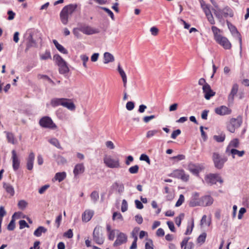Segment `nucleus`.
Instances as JSON below:
<instances>
[{
  "label": "nucleus",
  "mask_w": 249,
  "mask_h": 249,
  "mask_svg": "<svg viewBox=\"0 0 249 249\" xmlns=\"http://www.w3.org/2000/svg\"><path fill=\"white\" fill-rule=\"evenodd\" d=\"M211 29L215 41L222 46L224 49L226 50L231 49V44L230 41L227 37L220 35V33L222 32L221 30L214 26H213Z\"/></svg>",
  "instance_id": "f257e3e1"
},
{
  "label": "nucleus",
  "mask_w": 249,
  "mask_h": 249,
  "mask_svg": "<svg viewBox=\"0 0 249 249\" xmlns=\"http://www.w3.org/2000/svg\"><path fill=\"white\" fill-rule=\"evenodd\" d=\"M212 11L218 21L223 25H224L223 18L230 17L232 18L234 16V12L229 6H225L223 9L219 8L218 9H212Z\"/></svg>",
  "instance_id": "f03ea898"
},
{
  "label": "nucleus",
  "mask_w": 249,
  "mask_h": 249,
  "mask_svg": "<svg viewBox=\"0 0 249 249\" xmlns=\"http://www.w3.org/2000/svg\"><path fill=\"white\" fill-rule=\"evenodd\" d=\"M77 4H70L63 7L60 13L61 21L64 25L67 24L69 17L71 16L77 8Z\"/></svg>",
  "instance_id": "7ed1b4c3"
},
{
  "label": "nucleus",
  "mask_w": 249,
  "mask_h": 249,
  "mask_svg": "<svg viewBox=\"0 0 249 249\" xmlns=\"http://www.w3.org/2000/svg\"><path fill=\"white\" fill-rule=\"evenodd\" d=\"M212 159L214 167L218 170L222 169L225 163L228 161V157L226 155H220L218 152H213Z\"/></svg>",
  "instance_id": "20e7f679"
},
{
  "label": "nucleus",
  "mask_w": 249,
  "mask_h": 249,
  "mask_svg": "<svg viewBox=\"0 0 249 249\" xmlns=\"http://www.w3.org/2000/svg\"><path fill=\"white\" fill-rule=\"evenodd\" d=\"M53 60L59 67V72L61 74L67 73L70 71L67 62L58 54L53 55Z\"/></svg>",
  "instance_id": "39448f33"
},
{
  "label": "nucleus",
  "mask_w": 249,
  "mask_h": 249,
  "mask_svg": "<svg viewBox=\"0 0 249 249\" xmlns=\"http://www.w3.org/2000/svg\"><path fill=\"white\" fill-rule=\"evenodd\" d=\"M207 184L210 186L216 184L217 182L222 184L224 182L223 179L219 174L210 173L206 175L204 178Z\"/></svg>",
  "instance_id": "423d86ee"
},
{
  "label": "nucleus",
  "mask_w": 249,
  "mask_h": 249,
  "mask_svg": "<svg viewBox=\"0 0 249 249\" xmlns=\"http://www.w3.org/2000/svg\"><path fill=\"white\" fill-rule=\"evenodd\" d=\"M242 123V118L240 116H238L236 118H231L230 122L227 124L228 130L233 133L235 129L239 128Z\"/></svg>",
  "instance_id": "0eeeda50"
},
{
  "label": "nucleus",
  "mask_w": 249,
  "mask_h": 249,
  "mask_svg": "<svg viewBox=\"0 0 249 249\" xmlns=\"http://www.w3.org/2000/svg\"><path fill=\"white\" fill-rule=\"evenodd\" d=\"M39 125L43 128L55 129L57 126L53 123L52 119L48 116H44L41 118L39 121Z\"/></svg>",
  "instance_id": "6e6552de"
},
{
  "label": "nucleus",
  "mask_w": 249,
  "mask_h": 249,
  "mask_svg": "<svg viewBox=\"0 0 249 249\" xmlns=\"http://www.w3.org/2000/svg\"><path fill=\"white\" fill-rule=\"evenodd\" d=\"M169 177L180 179L183 181L187 182L189 178V175L185 174V171L183 169H176L172 173L169 174Z\"/></svg>",
  "instance_id": "1a4fd4ad"
},
{
  "label": "nucleus",
  "mask_w": 249,
  "mask_h": 249,
  "mask_svg": "<svg viewBox=\"0 0 249 249\" xmlns=\"http://www.w3.org/2000/svg\"><path fill=\"white\" fill-rule=\"evenodd\" d=\"M104 163L105 165L110 168H118L120 167L119 160H115L110 156L105 155L103 159Z\"/></svg>",
  "instance_id": "9d476101"
},
{
  "label": "nucleus",
  "mask_w": 249,
  "mask_h": 249,
  "mask_svg": "<svg viewBox=\"0 0 249 249\" xmlns=\"http://www.w3.org/2000/svg\"><path fill=\"white\" fill-rule=\"evenodd\" d=\"M204 166L199 163L190 162L188 164V169L194 175L199 176V173L204 169Z\"/></svg>",
  "instance_id": "9b49d317"
},
{
  "label": "nucleus",
  "mask_w": 249,
  "mask_h": 249,
  "mask_svg": "<svg viewBox=\"0 0 249 249\" xmlns=\"http://www.w3.org/2000/svg\"><path fill=\"white\" fill-rule=\"evenodd\" d=\"M79 30L80 32L87 35H90L99 33V30L98 29L93 28L91 27L86 24L80 25Z\"/></svg>",
  "instance_id": "f8f14e48"
},
{
  "label": "nucleus",
  "mask_w": 249,
  "mask_h": 249,
  "mask_svg": "<svg viewBox=\"0 0 249 249\" xmlns=\"http://www.w3.org/2000/svg\"><path fill=\"white\" fill-rule=\"evenodd\" d=\"M227 26L228 27L229 29L230 32L232 34V35H237V37L239 39V43H240V52L242 51V36L240 33L237 30L236 27L233 25L228 20H226V21Z\"/></svg>",
  "instance_id": "ddd939ff"
},
{
  "label": "nucleus",
  "mask_w": 249,
  "mask_h": 249,
  "mask_svg": "<svg viewBox=\"0 0 249 249\" xmlns=\"http://www.w3.org/2000/svg\"><path fill=\"white\" fill-rule=\"evenodd\" d=\"M127 241V236L124 232H119L116 237V239L113 244L114 247H117L125 243Z\"/></svg>",
  "instance_id": "4468645a"
},
{
  "label": "nucleus",
  "mask_w": 249,
  "mask_h": 249,
  "mask_svg": "<svg viewBox=\"0 0 249 249\" xmlns=\"http://www.w3.org/2000/svg\"><path fill=\"white\" fill-rule=\"evenodd\" d=\"M93 240L98 245H102L103 244L104 240L102 237V234L100 232V228L96 227L93 232Z\"/></svg>",
  "instance_id": "2eb2a0df"
},
{
  "label": "nucleus",
  "mask_w": 249,
  "mask_h": 249,
  "mask_svg": "<svg viewBox=\"0 0 249 249\" xmlns=\"http://www.w3.org/2000/svg\"><path fill=\"white\" fill-rule=\"evenodd\" d=\"M200 198L199 193L198 192L194 193L189 202V206L191 207H195L200 206Z\"/></svg>",
  "instance_id": "dca6fc26"
},
{
  "label": "nucleus",
  "mask_w": 249,
  "mask_h": 249,
  "mask_svg": "<svg viewBox=\"0 0 249 249\" xmlns=\"http://www.w3.org/2000/svg\"><path fill=\"white\" fill-rule=\"evenodd\" d=\"M12 167L14 171H17L20 167V160L15 150L12 151Z\"/></svg>",
  "instance_id": "f3484780"
},
{
  "label": "nucleus",
  "mask_w": 249,
  "mask_h": 249,
  "mask_svg": "<svg viewBox=\"0 0 249 249\" xmlns=\"http://www.w3.org/2000/svg\"><path fill=\"white\" fill-rule=\"evenodd\" d=\"M203 92L204 93V97L207 100H209L212 97L214 96L215 92L212 89L208 84L204 85L202 87Z\"/></svg>",
  "instance_id": "a211bd4d"
},
{
  "label": "nucleus",
  "mask_w": 249,
  "mask_h": 249,
  "mask_svg": "<svg viewBox=\"0 0 249 249\" xmlns=\"http://www.w3.org/2000/svg\"><path fill=\"white\" fill-rule=\"evenodd\" d=\"M213 202V198L210 195H205L200 197V206H211Z\"/></svg>",
  "instance_id": "6ab92c4d"
},
{
  "label": "nucleus",
  "mask_w": 249,
  "mask_h": 249,
  "mask_svg": "<svg viewBox=\"0 0 249 249\" xmlns=\"http://www.w3.org/2000/svg\"><path fill=\"white\" fill-rule=\"evenodd\" d=\"M215 112L217 114L223 116L230 114L231 110L225 106H221L215 108Z\"/></svg>",
  "instance_id": "aec40b11"
},
{
  "label": "nucleus",
  "mask_w": 249,
  "mask_h": 249,
  "mask_svg": "<svg viewBox=\"0 0 249 249\" xmlns=\"http://www.w3.org/2000/svg\"><path fill=\"white\" fill-rule=\"evenodd\" d=\"M85 168L83 163L76 164L73 171L74 177L76 178L79 174H83L85 172Z\"/></svg>",
  "instance_id": "412c9836"
},
{
  "label": "nucleus",
  "mask_w": 249,
  "mask_h": 249,
  "mask_svg": "<svg viewBox=\"0 0 249 249\" xmlns=\"http://www.w3.org/2000/svg\"><path fill=\"white\" fill-rule=\"evenodd\" d=\"M35 158V154L33 152H30L26 159V167L28 170H32L33 169Z\"/></svg>",
  "instance_id": "4be33fe9"
},
{
  "label": "nucleus",
  "mask_w": 249,
  "mask_h": 249,
  "mask_svg": "<svg viewBox=\"0 0 249 249\" xmlns=\"http://www.w3.org/2000/svg\"><path fill=\"white\" fill-rule=\"evenodd\" d=\"M238 90V85L235 83L232 85L230 93L228 95V101L232 103L234 100V96L237 94Z\"/></svg>",
  "instance_id": "5701e85b"
},
{
  "label": "nucleus",
  "mask_w": 249,
  "mask_h": 249,
  "mask_svg": "<svg viewBox=\"0 0 249 249\" xmlns=\"http://www.w3.org/2000/svg\"><path fill=\"white\" fill-rule=\"evenodd\" d=\"M29 36H28L26 49H28L31 47H34L36 46V42L33 39V33L31 31H29L28 32Z\"/></svg>",
  "instance_id": "b1692460"
},
{
  "label": "nucleus",
  "mask_w": 249,
  "mask_h": 249,
  "mask_svg": "<svg viewBox=\"0 0 249 249\" xmlns=\"http://www.w3.org/2000/svg\"><path fill=\"white\" fill-rule=\"evenodd\" d=\"M66 101L64 98H54L51 101V105L54 107L59 106H63L64 101Z\"/></svg>",
  "instance_id": "393cba45"
},
{
  "label": "nucleus",
  "mask_w": 249,
  "mask_h": 249,
  "mask_svg": "<svg viewBox=\"0 0 249 249\" xmlns=\"http://www.w3.org/2000/svg\"><path fill=\"white\" fill-rule=\"evenodd\" d=\"M66 101H64L63 107H66L67 109L71 111H74L76 107L74 104L71 101V99L65 98Z\"/></svg>",
  "instance_id": "a878e982"
},
{
  "label": "nucleus",
  "mask_w": 249,
  "mask_h": 249,
  "mask_svg": "<svg viewBox=\"0 0 249 249\" xmlns=\"http://www.w3.org/2000/svg\"><path fill=\"white\" fill-rule=\"evenodd\" d=\"M93 215V212L90 210H86L82 215L83 221L87 222L89 221Z\"/></svg>",
  "instance_id": "bb28decb"
},
{
  "label": "nucleus",
  "mask_w": 249,
  "mask_h": 249,
  "mask_svg": "<svg viewBox=\"0 0 249 249\" xmlns=\"http://www.w3.org/2000/svg\"><path fill=\"white\" fill-rule=\"evenodd\" d=\"M111 189H115L119 194H121L124 191V188L122 183H120L116 181L111 185Z\"/></svg>",
  "instance_id": "cd10ccee"
},
{
  "label": "nucleus",
  "mask_w": 249,
  "mask_h": 249,
  "mask_svg": "<svg viewBox=\"0 0 249 249\" xmlns=\"http://www.w3.org/2000/svg\"><path fill=\"white\" fill-rule=\"evenodd\" d=\"M107 231L108 234V239L110 241H113L115 236V230H111V226L109 224H107Z\"/></svg>",
  "instance_id": "c85d7f7f"
},
{
  "label": "nucleus",
  "mask_w": 249,
  "mask_h": 249,
  "mask_svg": "<svg viewBox=\"0 0 249 249\" xmlns=\"http://www.w3.org/2000/svg\"><path fill=\"white\" fill-rule=\"evenodd\" d=\"M118 71L122 78V80L124 83V86L125 87L127 83V77L125 72L122 68L120 64H119L118 66Z\"/></svg>",
  "instance_id": "c756f323"
},
{
  "label": "nucleus",
  "mask_w": 249,
  "mask_h": 249,
  "mask_svg": "<svg viewBox=\"0 0 249 249\" xmlns=\"http://www.w3.org/2000/svg\"><path fill=\"white\" fill-rule=\"evenodd\" d=\"M66 176L67 174L65 172H58L55 174L53 180H58L60 182L66 178Z\"/></svg>",
  "instance_id": "7c9ffc66"
},
{
  "label": "nucleus",
  "mask_w": 249,
  "mask_h": 249,
  "mask_svg": "<svg viewBox=\"0 0 249 249\" xmlns=\"http://www.w3.org/2000/svg\"><path fill=\"white\" fill-rule=\"evenodd\" d=\"M53 42L56 49L60 52L64 54H67L68 53V51L62 45L60 44L56 40L53 39Z\"/></svg>",
  "instance_id": "2f4dec72"
},
{
  "label": "nucleus",
  "mask_w": 249,
  "mask_h": 249,
  "mask_svg": "<svg viewBox=\"0 0 249 249\" xmlns=\"http://www.w3.org/2000/svg\"><path fill=\"white\" fill-rule=\"evenodd\" d=\"M104 63L107 64L114 61L113 55L109 53L106 52L104 54Z\"/></svg>",
  "instance_id": "473e14b6"
},
{
  "label": "nucleus",
  "mask_w": 249,
  "mask_h": 249,
  "mask_svg": "<svg viewBox=\"0 0 249 249\" xmlns=\"http://www.w3.org/2000/svg\"><path fill=\"white\" fill-rule=\"evenodd\" d=\"M47 231L46 228L43 226H39L34 232V235L36 237H40L42 233H46Z\"/></svg>",
  "instance_id": "72a5a7b5"
},
{
  "label": "nucleus",
  "mask_w": 249,
  "mask_h": 249,
  "mask_svg": "<svg viewBox=\"0 0 249 249\" xmlns=\"http://www.w3.org/2000/svg\"><path fill=\"white\" fill-rule=\"evenodd\" d=\"M3 187L7 193L10 194L11 196H13L14 195V189L10 184L4 182L3 183Z\"/></svg>",
  "instance_id": "f704fd0d"
},
{
  "label": "nucleus",
  "mask_w": 249,
  "mask_h": 249,
  "mask_svg": "<svg viewBox=\"0 0 249 249\" xmlns=\"http://www.w3.org/2000/svg\"><path fill=\"white\" fill-rule=\"evenodd\" d=\"M229 151L232 156V158H234V155H237L239 157H242L245 154L244 151H239L234 148H231Z\"/></svg>",
  "instance_id": "c9c22d12"
},
{
  "label": "nucleus",
  "mask_w": 249,
  "mask_h": 249,
  "mask_svg": "<svg viewBox=\"0 0 249 249\" xmlns=\"http://www.w3.org/2000/svg\"><path fill=\"white\" fill-rule=\"evenodd\" d=\"M239 141H230L226 148V152H229L232 147L238 148L239 145Z\"/></svg>",
  "instance_id": "e433bc0d"
},
{
  "label": "nucleus",
  "mask_w": 249,
  "mask_h": 249,
  "mask_svg": "<svg viewBox=\"0 0 249 249\" xmlns=\"http://www.w3.org/2000/svg\"><path fill=\"white\" fill-rule=\"evenodd\" d=\"M194 227V219H192V222L190 225H188L187 227V229L184 233L185 235H190L191 234L193 229Z\"/></svg>",
  "instance_id": "4c0bfd02"
},
{
  "label": "nucleus",
  "mask_w": 249,
  "mask_h": 249,
  "mask_svg": "<svg viewBox=\"0 0 249 249\" xmlns=\"http://www.w3.org/2000/svg\"><path fill=\"white\" fill-rule=\"evenodd\" d=\"M201 6L204 13L205 14V15L211 13V10L210 9V5L205 4L203 0L202 2H201Z\"/></svg>",
  "instance_id": "58836bf2"
},
{
  "label": "nucleus",
  "mask_w": 249,
  "mask_h": 249,
  "mask_svg": "<svg viewBox=\"0 0 249 249\" xmlns=\"http://www.w3.org/2000/svg\"><path fill=\"white\" fill-rule=\"evenodd\" d=\"M184 213H180L178 216L175 218V223L178 227L180 226L182 220L184 218Z\"/></svg>",
  "instance_id": "ea45409f"
},
{
  "label": "nucleus",
  "mask_w": 249,
  "mask_h": 249,
  "mask_svg": "<svg viewBox=\"0 0 249 249\" xmlns=\"http://www.w3.org/2000/svg\"><path fill=\"white\" fill-rule=\"evenodd\" d=\"M207 236L206 232H203L197 238L198 243L203 244L205 242Z\"/></svg>",
  "instance_id": "a19ab883"
},
{
  "label": "nucleus",
  "mask_w": 249,
  "mask_h": 249,
  "mask_svg": "<svg viewBox=\"0 0 249 249\" xmlns=\"http://www.w3.org/2000/svg\"><path fill=\"white\" fill-rule=\"evenodd\" d=\"M90 197L94 203L96 202L99 197L98 193L96 191H93L90 194Z\"/></svg>",
  "instance_id": "79ce46f5"
},
{
  "label": "nucleus",
  "mask_w": 249,
  "mask_h": 249,
  "mask_svg": "<svg viewBox=\"0 0 249 249\" xmlns=\"http://www.w3.org/2000/svg\"><path fill=\"white\" fill-rule=\"evenodd\" d=\"M40 58L42 60H47L51 58V53L49 50H46L44 53L40 55Z\"/></svg>",
  "instance_id": "37998d69"
},
{
  "label": "nucleus",
  "mask_w": 249,
  "mask_h": 249,
  "mask_svg": "<svg viewBox=\"0 0 249 249\" xmlns=\"http://www.w3.org/2000/svg\"><path fill=\"white\" fill-rule=\"evenodd\" d=\"M140 160L145 161L148 164H150L151 160L149 157L145 154H142L140 157Z\"/></svg>",
  "instance_id": "c03bdc74"
},
{
  "label": "nucleus",
  "mask_w": 249,
  "mask_h": 249,
  "mask_svg": "<svg viewBox=\"0 0 249 249\" xmlns=\"http://www.w3.org/2000/svg\"><path fill=\"white\" fill-rule=\"evenodd\" d=\"M139 169V166L138 165H135L134 166L130 167L128 169V171L131 174H137L138 172Z\"/></svg>",
  "instance_id": "a18cd8bd"
},
{
  "label": "nucleus",
  "mask_w": 249,
  "mask_h": 249,
  "mask_svg": "<svg viewBox=\"0 0 249 249\" xmlns=\"http://www.w3.org/2000/svg\"><path fill=\"white\" fill-rule=\"evenodd\" d=\"M226 138L225 134L223 132H221L219 135H214L213 139L214 140H225Z\"/></svg>",
  "instance_id": "49530a36"
},
{
  "label": "nucleus",
  "mask_w": 249,
  "mask_h": 249,
  "mask_svg": "<svg viewBox=\"0 0 249 249\" xmlns=\"http://www.w3.org/2000/svg\"><path fill=\"white\" fill-rule=\"evenodd\" d=\"M37 77L38 79H45L48 80L50 83H54L53 81L47 75L38 74Z\"/></svg>",
  "instance_id": "de8ad7c7"
},
{
  "label": "nucleus",
  "mask_w": 249,
  "mask_h": 249,
  "mask_svg": "<svg viewBox=\"0 0 249 249\" xmlns=\"http://www.w3.org/2000/svg\"><path fill=\"white\" fill-rule=\"evenodd\" d=\"M18 206L20 209L24 210L27 206V203L23 200L18 201Z\"/></svg>",
  "instance_id": "09e8293b"
},
{
  "label": "nucleus",
  "mask_w": 249,
  "mask_h": 249,
  "mask_svg": "<svg viewBox=\"0 0 249 249\" xmlns=\"http://www.w3.org/2000/svg\"><path fill=\"white\" fill-rule=\"evenodd\" d=\"M133 237L134 238V240L132 243L131 246L130 247V249H136L137 247V241L138 240L137 236L134 234H132Z\"/></svg>",
  "instance_id": "8fccbe9b"
},
{
  "label": "nucleus",
  "mask_w": 249,
  "mask_h": 249,
  "mask_svg": "<svg viewBox=\"0 0 249 249\" xmlns=\"http://www.w3.org/2000/svg\"><path fill=\"white\" fill-rule=\"evenodd\" d=\"M58 164H64L67 162L66 159L61 156H58L56 159Z\"/></svg>",
  "instance_id": "3c124183"
},
{
  "label": "nucleus",
  "mask_w": 249,
  "mask_h": 249,
  "mask_svg": "<svg viewBox=\"0 0 249 249\" xmlns=\"http://www.w3.org/2000/svg\"><path fill=\"white\" fill-rule=\"evenodd\" d=\"M15 220L12 218L10 223L7 226V229L9 231H13L15 228Z\"/></svg>",
  "instance_id": "603ef678"
},
{
  "label": "nucleus",
  "mask_w": 249,
  "mask_h": 249,
  "mask_svg": "<svg viewBox=\"0 0 249 249\" xmlns=\"http://www.w3.org/2000/svg\"><path fill=\"white\" fill-rule=\"evenodd\" d=\"M184 201V196L183 195L181 194L179 195V197L177 202L175 204L176 207H179L182 205L183 202Z\"/></svg>",
  "instance_id": "864d4df0"
},
{
  "label": "nucleus",
  "mask_w": 249,
  "mask_h": 249,
  "mask_svg": "<svg viewBox=\"0 0 249 249\" xmlns=\"http://www.w3.org/2000/svg\"><path fill=\"white\" fill-rule=\"evenodd\" d=\"M100 8L102 9H103V10H104L106 12H107L108 14V15L110 17V18H111V19L112 20H115L114 14H113V12L110 9H109L107 8L103 7H101Z\"/></svg>",
  "instance_id": "5fc2aeb1"
},
{
  "label": "nucleus",
  "mask_w": 249,
  "mask_h": 249,
  "mask_svg": "<svg viewBox=\"0 0 249 249\" xmlns=\"http://www.w3.org/2000/svg\"><path fill=\"white\" fill-rule=\"evenodd\" d=\"M128 204L125 199H123L122 203L121 211L122 212H125L127 210Z\"/></svg>",
  "instance_id": "6e6d98bb"
},
{
  "label": "nucleus",
  "mask_w": 249,
  "mask_h": 249,
  "mask_svg": "<svg viewBox=\"0 0 249 249\" xmlns=\"http://www.w3.org/2000/svg\"><path fill=\"white\" fill-rule=\"evenodd\" d=\"M206 16L207 17L208 20L209 21L211 24L214 25L215 24V22L212 13L209 14H207Z\"/></svg>",
  "instance_id": "4d7b16f0"
},
{
  "label": "nucleus",
  "mask_w": 249,
  "mask_h": 249,
  "mask_svg": "<svg viewBox=\"0 0 249 249\" xmlns=\"http://www.w3.org/2000/svg\"><path fill=\"white\" fill-rule=\"evenodd\" d=\"M116 219H120L122 220L123 217L120 213L114 212L112 215V220H115Z\"/></svg>",
  "instance_id": "13d9d810"
},
{
  "label": "nucleus",
  "mask_w": 249,
  "mask_h": 249,
  "mask_svg": "<svg viewBox=\"0 0 249 249\" xmlns=\"http://www.w3.org/2000/svg\"><path fill=\"white\" fill-rule=\"evenodd\" d=\"M180 133L181 130L179 129L174 130L171 134V138L173 139H175L177 138L178 136L180 134Z\"/></svg>",
  "instance_id": "bf43d9fd"
},
{
  "label": "nucleus",
  "mask_w": 249,
  "mask_h": 249,
  "mask_svg": "<svg viewBox=\"0 0 249 249\" xmlns=\"http://www.w3.org/2000/svg\"><path fill=\"white\" fill-rule=\"evenodd\" d=\"M19 229H22L24 228H29V226L24 220H20L19 221Z\"/></svg>",
  "instance_id": "052dcab7"
},
{
  "label": "nucleus",
  "mask_w": 249,
  "mask_h": 249,
  "mask_svg": "<svg viewBox=\"0 0 249 249\" xmlns=\"http://www.w3.org/2000/svg\"><path fill=\"white\" fill-rule=\"evenodd\" d=\"M145 249H154L153 241L151 239H148V242L145 243Z\"/></svg>",
  "instance_id": "680f3d73"
},
{
  "label": "nucleus",
  "mask_w": 249,
  "mask_h": 249,
  "mask_svg": "<svg viewBox=\"0 0 249 249\" xmlns=\"http://www.w3.org/2000/svg\"><path fill=\"white\" fill-rule=\"evenodd\" d=\"M134 103L132 101H129L126 103V108L128 110H132L134 108Z\"/></svg>",
  "instance_id": "e2e57ef3"
},
{
  "label": "nucleus",
  "mask_w": 249,
  "mask_h": 249,
  "mask_svg": "<svg viewBox=\"0 0 249 249\" xmlns=\"http://www.w3.org/2000/svg\"><path fill=\"white\" fill-rule=\"evenodd\" d=\"M247 210L245 208L242 207L239 210L238 215V218L239 219H241L243 217V214L246 212Z\"/></svg>",
  "instance_id": "0e129e2a"
},
{
  "label": "nucleus",
  "mask_w": 249,
  "mask_h": 249,
  "mask_svg": "<svg viewBox=\"0 0 249 249\" xmlns=\"http://www.w3.org/2000/svg\"><path fill=\"white\" fill-rule=\"evenodd\" d=\"M167 225L168 226V228L170 230V231L172 232H175L176 230L175 228V226L174 223L172 221H168L167 222Z\"/></svg>",
  "instance_id": "69168bd1"
},
{
  "label": "nucleus",
  "mask_w": 249,
  "mask_h": 249,
  "mask_svg": "<svg viewBox=\"0 0 249 249\" xmlns=\"http://www.w3.org/2000/svg\"><path fill=\"white\" fill-rule=\"evenodd\" d=\"M135 220L139 224H141L143 222V218L141 214H137L135 216Z\"/></svg>",
  "instance_id": "338daca9"
},
{
  "label": "nucleus",
  "mask_w": 249,
  "mask_h": 249,
  "mask_svg": "<svg viewBox=\"0 0 249 249\" xmlns=\"http://www.w3.org/2000/svg\"><path fill=\"white\" fill-rule=\"evenodd\" d=\"M64 236L68 238H71L73 236V232L71 229L68 230L66 232L64 233Z\"/></svg>",
  "instance_id": "774afa93"
}]
</instances>
